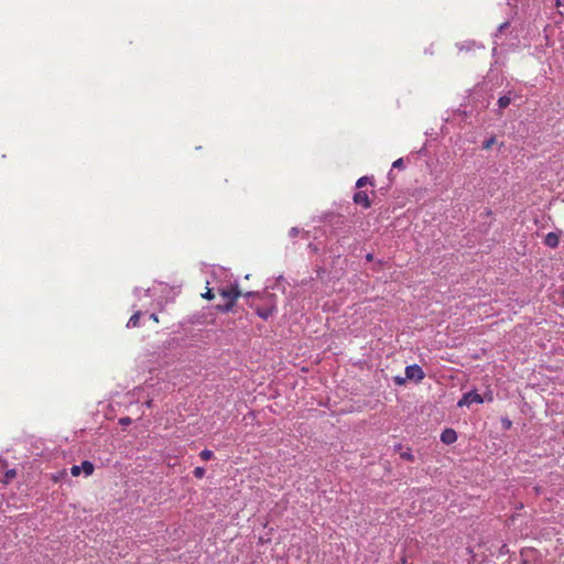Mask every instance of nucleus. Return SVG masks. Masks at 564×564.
<instances>
[{
	"label": "nucleus",
	"instance_id": "f257e3e1",
	"mask_svg": "<svg viewBox=\"0 0 564 564\" xmlns=\"http://www.w3.org/2000/svg\"><path fill=\"white\" fill-rule=\"evenodd\" d=\"M219 294L220 296L225 300V303L224 304H218L216 306V308L219 311V312H224V313H227L229 311L232 310L236 301L241 296V295H245V296H254L253 293L251 292H248L246 294H242V292L240 291V289L238 288V285H230L229 288H226V289H221L219 291Z\"/></svg>",
	"mask_w": 564,
	"mask_h": 564
},
{
	"label": "nucleus",
	"instance_id": "f03ea898",
	"mask_svg": "<svg viewBox=\"0 0 564 564\" xmlns=\"http://www.w3.org/2000/svg\"><path fill=\"white\" fill-rule=\"evenodd\" d=\"M405 377L409 380L421 382L424 379L425 375L420 366L411 365L405 368Z\"/></svg>",
	"mask_w": 564,
	"mask_h": 564
},
{
	"label": "nucleus",
	"instance_id": "7ed1b4c3",
	"mask_svg": "<svg viewBox=\"0 0 564 564\" xmlns=\"http://www.w3.org/2000/svg\"><path fill=\"white\" fill-rule=\"evenodd\" d=\"M484 399L480 394H478L476 391H470L465 393L462 399L458 401V406L467 405L469 406L473 403H482Z\"/></svg>",
	"mask_w": 564,
	"mask_h": 564
},
{
	"label": "nucleus",
	"instance_id": "20e7f679",
	"mask_svg": "<svg viewBox=\"0 0 564 564\" xmlns=\"http://www.w3.org/2000/svg\"><path fill=\"white\" fill-rule=\"evenodd\" d=\"M352 200L356 205H360L364 208H369L371 206V200L365 191H358L355 193Z\"/></svg>",
	"mask_w": 564,
	"mask_h": 564
},
{
	"label": "nucleus",
	"instance_id": "39448f33",
	"mask_svg": "<svg viewBox=\"0 0 564 564\" xmlns=\"http://www.w3.org/2000/svg\"><path fill=\"white\" fill-rule=\"evenodd\" d=\"M251 306L254 307L257 315L262 319H268L275 311V306L272 303L265 307H260L254 303H251Z\"/></svg>",
	"mask_w": 564,
	"mask_h": 564
},
{
	"label": "nucleus",
	"instance_id": "423d86ee",
	"mask_svg": "<svg viewBox=\"0 0 564 564\" xmlns=\"http://www.w3.org/2000/svg\"><path fill=\"white\" fill-rule=\"evenodd\" d=\"M441 441L446 445H451L457 441V433L453 429H446L441 434Z\"/></svg>",
	"mask_w": 564,
	"mask_h": 564
},
{
	"label": "nucleus",
	"instance_id": "0eeeda50",
	"mask_svg": "<svg viewBox=\"0 0 564 564\" xmlns=\"http://www.w3.org/2000/svg\"><path fill=\"white\" fill-rule=\"evenodd\" d=\"M560 243V236L556 232H549L544 238V245L550 248H556Z\"/></svg>",
	"mask_w": 564,
	"mask_h": 564
},
{
	"label": "nucleus",
	"instance_id": "6e6552de",
	"mask_svg": "<svg viewBox=\"0 0 564 564\" xmlns=\"http://www.w3.org/2000/svg\"><path fill=\"white\" fill-rule=\"evenodd\" d=\"M80 468L85 476H90L95 470L93 463H90L89 460H84L80 465Z\"/></svg>",
	"mask_w": 564,
	"mask_h": 564
},
{
	"label": "nucleus",
	"instance_id": "1a4fd4ad",
	"mask_svg": "<svg viewBox=\"0 0 564 564\" xmlns=\"http://www.w3.org/2000/svg\"><path fill=\"white\" fill-rule=\"evenodd\" d=\"M141 313L135 312L128 321L127 327H137L139 326V319H140Z\"/></svg>",
	"mask_w": 564,
	"mask_h": 564
},
{
	"label": "nucleus",
	"instance_id": "9d476101",
	"mask_svg": "<svg viewBox=\"0 0 564 564\" xmlns=\"http://www.w3.org/2000/svg\"><path fill=\"white\" fill-rule=\"evenodd\" d=\"M367 184L373 185L372 180L368 176H362V177L358 178V181L356 182V187L361 188V187L366 186Z\"/></svg>",
	"mask_w": 564,
	"mask_h": 564
},
{
	"label": "nucleus",
	"instance_id": "9b49d317",
	"mask_svg": "<svg viewBox=\"0 0 564 564\" xmlns=\"http://www.w3.org/2000/svg\"><path fill=\"white\" fill-rule=\"evenodd\" d=\"M511 102V99L508 97V96H501L499 99H498V106L499 108L501 109H505L507 108Z\"/></svg>",
	"mask_w": 564,
	"mask_h": 564
},
{
	"label": "nucleus",
	"instance_id": "f8f14e48",
	"mask_svg": "<svg viewBox=\"0 0 564 564\" xmlns=\"http://www.w3.org/2000/svg\"><path fill=\"white\" fill-rule=\"evenodd\" d=\"M199 456H200V458H202L203 460H209V459H212V458H213L214 453H213L212 451H209V449H203V451L200 452Z\"/></svg>",
	"mask_w": 564,
	"mask_h": 564
},
{
	"label": "nucleus",
	"instance_id": "ddd939ff",
	"mask_svg": "<svg viewBox=\"0 0 564 564\" xmlns=\"http://www.w3.org/2000/svg\"><path fill=\"white\" fill-rule=\"evenodd\" d=\"M496 142V138L495 137H491L489 138L488 140L484 141L482 143V149L484 150H489Z\"/></svg>",
	"mask_w": 564,
	"mask_h": 564
},
{
	"label": "nucleus",
	"instance_id": "4468645a",
	"mask_svg": "<svg viewBox=\"0 0 564 564\" xmlns=\"http://www.w3.org/2000/svg\"><path fill=\"white\" fill-rule=\"evenodd\" d=\"M193 474H194V476H195L196 478H203V477H204V475H205V468H203V467H196V468L194 469Z\"/></svg>",
	"mask_w": 564,
	"mask_h": 564
},
{
	"label": "nucleus",
	"instance_id": "2eb2a0df",
	"mask_svg": "<svg viewBox=\"0 0 564 564\" xmlns=\"http://www.w3.org/2000/svg\"><path fill=\"white\" fill-rule=\"evenodd\" d=\"M80 473H82L80 466H78V465L72 466V468H70L72 476L78 477L80 475Z\"/></svg>",
	"mask_w": 564,
	"mask_h": 564
},
{
	"label": "nucleus",
	"instance_id": "dca6fc26",
	"mask_svg": "<svg viewBox=\"0 0 564 564\" xmlns=\"http://www.w3.org/2000/svg\"><path fill=\"white\" fill-rule=\"evenodd\" d=\"M401 458H403L405 460H409V462H413L414 460V456L410 452L401 453Z\"/></svg>",
	"mask_w": 564,
	"mask_h": 564
},
{
	"label": "nucleus",
	"instance_id": "f3484780",
	"mask_svg": "<svg viewBox=\"0 0 564 564\" xmlns=\"http://www.w3.org/2000/svg\"><path fill=\"white\" fill-rule=\"evenodd\" d=\"M202 296L206 300H213L215 297V294L213 290L207 289V291L204 294H202Z\"/></svg>",
	"mask_w": 564,
	"mask_h": 564
},
{
	"label": "nucleus",
	"instance_id": "a211bd4d",
	"mask_svg": "<svg viewBox=\"0 0 564 564\" xmlns=\"http://www.w3.org/2000/svg\"><path fill=\"white\" fill-rule=\"evenodd\" d=\"M131 422H132V420L129 416H124L119 420V424H121L123 426L130 425Z\"/></svg>",
	"mask_w": 564,
	"mask_h": 564
},
{
	"label": "nucleus",
	"instance_id": "6ab92c4d",
	"mask_svg": "<svg viewBox=\"0 0 564 564\" xmlns=\"http://www.w3.org/2000/svg\"><path fill=\"white\" fill-rule=\"evenodd\" d=\"M392 166L394 169H403L404 167L403 160L402 159H398L397 161L393 162Z\"/></svg>",
	"mask_w": 564,
	"mask_h": 564
},
{
	"label": "nucleus",
	"instance_id": "aec40b11",
	"mask_svg": "<svg viewBox=\"0 0 564 564\" xmlns=\"http://www.w3.org/2000/svg\"><path fill=\"white\" fill-rule=\"evenodd\" d=\"M555 6L557 8H564V0H556ZM560 14L564 17V11H560Z\"/></svg>",
	"mask_w": 564,
	"mask_h": 564
},
{
	"label": "nucleus",
	"instance_id": "412c9836",
	"mask_svg": "<svg viewBox=\"0 0 564 564\" xmlns=\"http://www.w3.org/2000/svg\"><path fill=\"white\" fill-rule=\"evenodd\" d=\"M511 424L512 423H511L510 420H508V419L502 420V425H503L505 429H510Z\"/></svg>",
	"mask_w": 564,
	"mask_h": 564
},
{
	"label": "nucleus",
	"instance_id": "4be33fe9",
	"mask_svg": "<svg viewBox=\"0 0 564 564\" xmlns=\"http://www.w3.org/2000/svg\"><path fill=\"white\" fill-rule=\"evenodd\" d=\"M15 476V470L11 469L6 473L7 478H13Z\"/></svg>",
	"mask_w": 564,
	"mask_h": 564
},
{
	"label": "nucleus",
	"instance_id": "5701e85b",
	"mask_svg": "<svg viewBox=\"0 0 564 564\" xmlns=\"http://www.w3.org/2000/svg\"><path fill=\"white\" fill-rule=\"evenodd\" d=\"M65 474V471L61 473L59 475H54L52 479L56 482L61 479V477Z\"/></svg>",
	"mask_w": 564,
	"mask_h": 564
},
{
	"label": "nucleus",
	"instance_id": "b1692460",
	"mask_svg": "<svg viewBox=\"0 0 564 564\" xmlns=\"http://www.w3.org/2000/svg\"><path fill=\"white\" fill-rule=\"evenodd\" d=\"M290 235L292 237L296 236L297 235V229L296 228H292L291 231H290Z\"/></svg>",
	"mask_w": 564,
	"mask_h": 564
},
{
	"label": "nucleus",
	"instance_id": "393cba45",
	"mask_svg": "<svg viewBox=\"0 0 564 564\" xmlns=\"http://www.w3.org/2000/svg\"><path fill=\"white\" fill-rule=\"evenodd\" d=\"M151 319L154 321L155 323L159 322L156 314H151Z\"/></svg>",
	"mask_w": 564,
	"mask_h": 564
},
{
	"label": "nucleus",
	"instance_id": "a878e982",
	"mask_svg": "<svg viewBox=\"0 0 564 564\" xmlns=\"http://www.w3.org/2000/svg\"><path fill=\"white\" fill-rule=\"evenodd\" d=\"M404 379H401V378H395V382L399 383V384H402L404 383Z\"/></svg>",
	"mask_w": 564,
	"mask_h": 564
},
{
	"label": "nucleus",
	"instance_id": "bb28decb",
	"mask_svg": "<svg viewBox=\"0 0 564 564\" xmlns=\"http://www.w3.org/2000/svg\"><path fill=\"white\" fill-rule=\"evenodd\" d=\"M366 259H367V261H372L373 256H372L371 253H368V254L366 256Z\"/></svg>",
	"mask_w": 564,
	"mask_h": 564
},
{
	"label": "nucleus",
	"instance_id": "cd10ccee",
	"mask_svg": "<svg viewBox=\"0 0 564 564\" xmlns=\"http://www.w3.org/2000/svg\"><path fill=\"white\" fill-rule=\"evenodd\" d=\"M558 9H560V10H558V12H560V11H564V8H558Z\"/></svg>",
	"mask_w": 564,
	"mask_h": 564
},
{
	"label": "nucleus",
	"instance_id": "c85d7f7f",
	"mask_svg": "<svg viewBox=\"0 0 564 564\" xmlns=\"http://www.w3.org/2000/svg\"><path fill=\"white\" fill-rule=\"evenodd\" d=\"M523 564H529L528 562H523Z\"/></svg>",
	"mask_w": 564,
	"mask_h": 564
},
{
	"label": "nucleus",
	"instance_id": "c756f323",
	"mask_svg": "<svg viewBox=\"0 0 564 564\" xmlns=\"http://www.w3.org/2000/svg\"><path fill=\"white\" fill-rule=\"evenodd\" d=\"M563 294H564V290H563Z\"/></svg>",
	"mask_w": 564,
	"mask_h": 564
}]
</instances>
